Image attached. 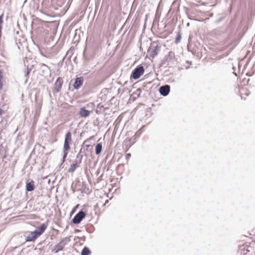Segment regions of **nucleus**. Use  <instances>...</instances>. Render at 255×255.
<instances>
[{"label": "nucleus", "mask_w": 255, "mask_h": 255, "mask_svg": "<svg viewBox=\"0 0 255 255\" xmlns=\"http://www.w3.org/2000/svg\"><path fill=\"white\" fill-rule=\"evenodd\" d=\"M35 185L33 181H31L26 184V190L27 191L30 192L34 189Z\"/></svg>", "instance_id": "nucleus-11"}, {"label": "nucleus", "mask_w": 255, "mask_h": 255, "mask_svg": "<svg viewBox=\"0 0 255 255\" xmlns=\"http://www.w3.org/2000/svg\"><path fill=\"white\" fill-rule=\"evenodd\" d=\"M72 141L71 133L68 131L65 135L63 150L68 151L70 149V143Z\"/></svg>", "instance_id": "nucleus-4"}, {"label": "nucleus", "mask_w": 255, "mask_h": 255, "mask_svg": "<svg viewBox=\"0 0 255 255\" xmlns=\"http://www.w3.org/2000/svg\"><path fill=\"white\" fill-rule=\"evenodd\" d=\"M2 78H3V76H2V72H1V71H0V89H1V88L2 87V85H3L2 82Z\"/></svg>", "instance_id": "nucleus-22"}, {"label": "nucleus", "mask_w": 255, "mask_h": 255, "mask_svg": "<svg viewBox=\"0 0 255 255\" xmlns=\"http://www.w3.org/2000/svg\"><path fill=\"white\" fill-rule=\"evenodd\" d=\"M30 69H28V68H27L26 69H25L24 70V76L25 77H27L28 76L29 73H30Z\"/></svg>", "instance_id": "nucleus-23"}, {"label": "nucleus", "mask_w": 255, "mask_h": 255, "mask_svg": "<svg viewBox=\"0 0 255 255\" xmlns=\"http://www.w3.org/2000/svg\"><path fill=\"white\" fill-rule=\"evenodd\" d=\"M90 112L86 110L85 108H81L79 111V115L82 117H87L89 116Z\"/></svg>", "instance_id": "nucleus-12"}, {"label": "nucleus", "mask_w": 255, "mask_h": 255, "mask_svg": "<svg viewBox=\"0 0 255 255\" xmlns=\"http://www.w3.org/2000/svg\"><path fill=\"white\" fill-rule=\"evenodd\" d=\"M47 225L45 224H42L36 229L33 232H31L25 238V241L26 242H31L35 240L39 236H40L45 231L47 228Z\"/></svg>", "instance_id": "nucleus-1"}, {"label": "nucleus", "mask_w": 255, "mask_h": 255, "mask_svg": "<svg viewBox=\"0 0 255 255\" xmlns=\"http://www.w3.org/2000/svg\"><path fill=\"white\" fill-rule=\"evenodd\" d=\"M173 58H174V53L172 51H170L168 53L167 58L169 60H172Z\"/></svg>", "instance_id": "nucleus-20"}, {"label": "nucleus", "mask_w": 255, "mask_h": 255, "mask_svg": "<svg viewBox=\"0 0 255 255\" xmlns=\"http://www.w3.org/2000/svg\"><path fill=\"white\" fill-rule=\"evenodd\" d=\"M141 93V90L140 89H137L136 90L133 92L131 96L133 99H135L139 97Z\"/></svg>", "instance_id": "nucleus-15"}, {"label": "nucleus", "mask_w": 255, "mask_h": 255, "mask_svg": "<svg viewBox=\"0 0 255 255\" xmlns=\"http://www.w3.org/2000/svg\"><path fill=\"white\" fill-rule=\"evenodd\" d=\"M65 58V56H64V57L63 58V59H62V62H63V61L64 60Z\"/></svg>", "instance_id": "nucleus-28"}, {"label": "nucleus", "mask_w": 255, "mask_h": 255, "mask_svg": "<svg viewBox=\"0 0 255 255\" xmlns=\"http://www.w3.org/2000/svg\"><path fill=\"white\" fill-rule=\"evenodd\" d=\"M63 80L61 78L58 77L56 80L53 90V93L54 94L57 93L61 91L62 86L63 84Z\"/></svg>", "instance_id": "nucleus-5"}, {"label": "nucleus", "mask_w": 255, "mask_h": 255, "mask_svg": "<svg viewBox=\"0 0 255 255\" xmlns=\"http://www.w3.org/2000/svg\"><path fill=\"white\" fill-rule=\"evenodd\" d=\"M78 167V165H76V164H72L68 170L69 172L73 173L75 171L76 168Z\"/></svg>", "instance_id": "nucleus-18"}, {"label": "nucleus", "mask_w": 255, "mask_h": 255, "mask_svg": "<svg viewBox=\"0 0 255 255\" xmlns=\"http://www.w3.org/2000/svg\"><path fill=\"white\" fill-rule=\"evenodd\" d=\"M86 213L83 210H80L77 213L72 220L73 223L79 224L86 216Z\"/></svg>", "instance_id": "nucleus-3"}, {"label": "nucleus", "mask_w": 255, "mask_h": 255, "mask_svg": "<svg viewBox=\"0 0 255 255\" xmlns=\"http://www.w3.org/2000/svg\"><path fill=\"white\" fill-rule=\"evenodd\" d=\"M68 53H69V51H67L66 53V55L68 54Z\"/></svg>", "instance_id": "nucleus-31"}, {"label": "nucleus", "mask_w": 255, "mask_h": 255, "mask_svg": "<svg viewBox=\"0 0 255 255\" xmlns=\"http://www.w3.org/2000/svg\"><path fill=\"white\" fill-rule=\"evenodd\" d=\"M97 108H98V109H99L100 110H102V109L103 108H104V106L103 105H101V104H99L98 105V107Z\"/></svg>", "instance_id": "nucleus-26"}, {"label": "nucleus", "mask_w": 255, "mask_h": 255, "mask_svg": "<svg viewBox=\"0 0 255 255\" xmlns=\"http://www.w3.org/2000/svg\"><path fill=\"white\" fill-rule=\"evenodd\" d=\"M83 155L79 153L76 156V159L74 161L73 164H76V165H78L81 163Z\"/></svg>", "instance_id": "nucleus-13"}, {"label": "nucleus", "mask_w": 255, "mask_h": 255, "mask_svg": "<svg viewBox=\"0 0 255 255\" xmlns=\"http://www.w3.org/2000/svg\"><path fill=\"white\" fill-rule=\"evenodd\" d=\"M87 140L84 141L83 144H84L86 142Z\"/></svg>", "instance_id": "nucleus-30"}, {"label": "nucleus", "mask_w": 255, "mask_h": 255, "mask_svg": "<svg viewBox=\"0 0 255 255\" xmlns=\"http://www.w3.org/2000/svg\"><path fill=\"white\" fill-rule=\"evenodd\" d=\"M245 95H246V96H248V95H249V93H246V94H245Z\"/></svg>", "instance_id": "nucleus-29"}, {"label": "nucleus", "mask_w": 255, "mask_h": 255, "mask_svg": "<svg viewBox=\"0 0 255 255\" xmlns=\"http://www.w3.org/2000/svg\"><path fill=\"white\" fill-rule=\"evenodd\" d=\"M84 83V78L82 76L76 77L73 84V87L75 90H78Z\"/></svg>", "instance_id": "nucleus-8"}, {"label": "nucleus", "mask_w": 255, "mask_h": 255, "mask_svg": "<svg viewBox=\"0 0 255 255\" xmlns=\"http://www.w3.org/2000/svg\"><path fill=\"white\" fill-rule=\"evenodd\" d=\"M126 159L128 160V159L130 158V157H131V154L130 153H127L126 155Z\"/></svg>", "instance_id": "nucleus-25"}, {"label": "nucleus", "mask_w": 255, "mask_h": 255, "mask_svg": "<svg viewBox=\"0 0 255 255\" xmlns=\"http://www.w3.org/2000/svg\"><path fill=\"white\" fill-rule=\"evenodd\" d=\"M234 74H235V76H237V74L236 73H234Z\"/></svg>", "instance_id": "nucleus-32"}, {"label": "nucleus", "mask_w": 255, "mask_h": 255, "mask_svg": "<svg viewBox=\"0 0 255 255\" xmlns=\"http://www.w3.org/2000/svg\"><path fill=\"white\" fill-rule=\"evenodd\" d=\"M181 39V35L180 33H178V34L176 36L175 42L177 44L180 42V40Z\"/></svg>", "instance_id": "nucleus-21"}, {"label": "nucleus", "mask_w": 255, "mask_h": 255, "mask_svg": "<svg viewBox=\"0 0 255 255\" xmlns=\"http://www.w3.org/2000/svg\"><path fill=\"white\" fill-rule=\"evenodd\" d=\"M159 51V47L158 45L154 47H150L148 48V52L149 53L150 56L152 58L155 57Z\"/></svg>", "instance_id": "nucleus-9"}, {"label": "nucleus", "mask_w": 255, "mask_h": 255, "mask_svg": "<svg viewBox=\"0 0 255 255\" xmlns=\"http://www.w3.org/2000/svg\"><path fill=\"white\" fill-rule=\"evenodd\" d=\"M63 155L62 159V163H61L60 166H61L62 165V164L65 162V159H66V158L67 156L68 153V151L63 150Z\"/></svg>", "instance_id": "nucleus-19"}, {"label": "nucleus", "mask_w": 255, "mask_h": 255, "mask_svg": "<svg viewBox=\"0 0 255 255\" xmlns=\"http://www.w3.org/2000/svg\"><path fill=\"white\" fill-rule=\"evenodd\" d=\"M90 254L89 249L86 247H84L81 252V255H89Z\"/></svg>", "instance_id": "nucleus-16"}, {"label": "nucleus", "mask_w": 255, "mask_h": 255, "mask_svg": "<svg viewBox=\"0 0 255 255\" xmlns=\"http://www.w3.org/2000/svg\"><path fill=\"white\" fill-rule=\"evenodd\" d=\"M70 240L69 237H65L63 238L60 242L65 246L69 242Z\"/></svg>", "instance_id": "nucleus-17"}, {"label": "nucleus", "mask_w": 255, "mask_h": 255, "mask_svg": "<svg viewBox=\"0 0 255 255\" xmlns=\"http://www.w3.org/2000/svg\"><path fill=\"white\" fill-rule=\"evenodd\" d=\"M2 110L0 108V116L2 115Z\"/></svg>", "instance_id": "nucleus-27"}, {"label": "nucleus", "mask_w": 255, "mask_h": 255, "mask_svg": "<svg viewBox=\"0 0 255 255\" xmlns=\"http://www.w3.org/2000/svg\"><path fill=\"white\" fill-rule=\"evenodd\" d=\"M64 246L60 242L54 246L52 252L54 253H58L59 252L63 250Z\"/></svg>", "instance_id": "nucleus-10"}, {"label": "nucleus", "mask_w": 255, "mask_h": 255, "mask_svg": "<svg viewBox=\"0 0 255 255\" xmlns=\"http://www.w3.org/2000/svg\"><path fill=\"white\" fill-rule=\"evenodd\" d=\"M134 140H132L130 138H126L123 142V147L126 150V151L128 150L129 148L135 143Z\"/></svg>", "instance_id": "nucleus-7"}, {"label": "nucleus", "mask_w": 255, "mask_h": 255, "mask_svg": "<svg viewBox=\"0 0 255 255\" xmlns=\"http://www.w3.org/2000/svg\"><path fill=\"white\" fill-rule=\"evenodd\" d=\"M144 69L142 66L136 67L131 72L130 78L134 80H137L143 74Z\"/></svg>", "instance_id": "nucleus-2"}, {"label": "nucleus", "mask_w": 255, "mask_h": 255, "mask_svg": "<svg viewBox=\"0 0 255 255\" xmlns=\"http://www.w3.org/2000/svg\"><path fill=\"white\" fill-rule=\"evenodd\" d=\"M170 90V87L168 85L162 86L159 88L160 94L164 97L167 96L169 94Z\"/></svg>", "instance_id": "nucleus-6"}, {"label": "nucleus", "mask_w": 255, "mask_h": 255, "mask_svg": "<svg viewBox=\"0 0 255 255\" xmlns=\"http://www.w3.org/2000/svg\"><path fill=\"white\" fill-rule=\"evenodd\" d=\"M3 23V14L0 15V29H2L1 24Z\"/></svg>", "instance_id": "nucleus-24"}, {"label": "nucleus", "mask_w": 255, "mask_h": 255, "mask_svg": "<svg viewBox=\"0 0 255 255\" xmlns=\"http://www.w3.org/2000/svg\"><path fill=\"white\" fill-rule=\"evenodd\" d=\"M102 150V144L101 143H98L95 147V152L96 155H99L101 153Z\"/></svg>", "instance_id": "nucleus-14"}]
</instances>
